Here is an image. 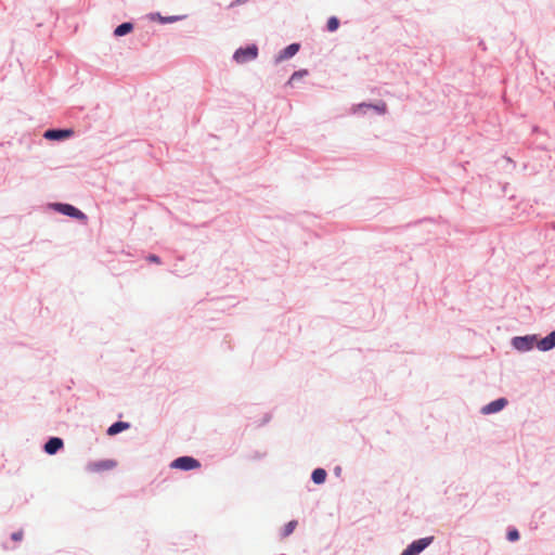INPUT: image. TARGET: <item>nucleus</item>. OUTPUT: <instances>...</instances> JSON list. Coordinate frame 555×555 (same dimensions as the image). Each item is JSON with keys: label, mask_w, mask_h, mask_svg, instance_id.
<instances>
[{"label": "nucleus", "mask_w": 555, "mask_h": 555, "mask_svg": "<svg viewBox=\"0 0 555 555\" xmlns=\"http://www.w3.org/2000/svg\"><path fill=\"white\" fill-rule=\"evenodd\" d=\"M365 106V104L360 105V107ZM366 107H372V105H366ZM378 113L384 114L386 112V104L380 103L379 105L373 106Z\"/></svg>", "instance_id": "nucleus-18"}, {"label": "nucleus", "mask_w": 555, "mask_h": 555, "mask_svg": "<svg viewBox=\"0 0 555 555\" xmlns=\"http://www.w3.org/2000/svg\"><path fill=\"white\" fill-rule=\"evenodd\" d=\"M433 541V537L424 538L414 541L412 544H410L401 555H417L420 554L425 547H427Z\"/></svg>", "instance_id": "nucleus-4"}, {"label": "nucleus", "mask_w": 555, "mask_h": 555, "mask_svg": "<svg viewBox=\"0 0 555 555\" xmlns=\"http://www.w3.org/2000/svg\"><path fill=\"white\" fill-rule=\"evenodd\" d=\"M129 428V424L128 423H125V422H116L114 423L108 429H107V434L109 436H114L125 429Z\"/></svg>", "instance_id": "nucleus-12"}, {"label": "nucleus", "mask_w": 555, "mask_h": 555, "mask_svg": "<svg viewBox=\"0 0 555 555\" xmlns=\"http://www.w3.org/2000/svg\"><path fill=\"white\" fill-rule=\"evenodd\" d=\"M63 447V440L61 438L53 437L44 444V451L48 454L56 453Z\"/></svg>", "instance_id": "nucleus-10"}, {"label": "nucleus", "mask_w": 555, "mask_h": 555, "mask_svg": "<svg viewBox=\"0 0 555 555\" xmlns=\"http://www.w3.org/2000/svg\"><path fill=\"white\" fill-rule=\"evenodd\" d=\"M534 340V336L516 337L513 340V345L516 349L525 351L532 348Z\"/></svg>", "instance_id": "nucleus-8"}, {"label": "nucleus", "mask_w": 555, "mask_h": 555, "mask_svg": "<svg viewBox=\"0 0 555 555\" xmlns=\"http://www.w3.org/2000/svg\"><path fill=\"white\" fill-rule=\"evenodd\" d=\"M133 26L131 23H122L121 25L117 26L114 30V35L117 37L125 36L126 34L130 33L132 30Z\"/></svg>", "instance_id": "nucleus-15"}, {"label": "nucleus", "mask_w": 555, "mask_h": 555, "mask_svg": "<svg viewBox=\"0 0 555 555\" xmlns=\"http://www.w3.org/2000/svg\"><path fill=\"white\" fill-rule=\"evenodd\" d=\"M22 538H23V532H22V531L14 532V533L12 534V539H13L14 541H21V540H22Z\"/></svg>", "instance_id": "nucleus-20"}, {"label": "nucleus", "mask_w": 555, "mask_h": 555, "mask_svg": "<svg viewBox=\"0 0 555 555\" xmlns=\"http://www.w3.org/2000/svg\"><path fill=\"white\" fill-rule=\"evenodd\" d=\"M308 74V72L306 69H302V70H298V72H295L292 77L289 78L287 85L289 86H293L294 82L297 80V79H300L302 78L304 76H306Z\"/></svg>", "instance_id": "nucleus-16"}, {"label": "nucleus", "mask_w": 555, "mask_h": 555, "mask_svg": "<svg viewBox=\"0 0 555 555\" xmlns=\"http://www.w3.org/2000/svg\"><path fill=\"white\" fill-rule=\"evenodd\" d=\"M55 208L60 212H62L66 216H69V217H73V218H76L79 220H83V221L87 220V216L82 211H80L79 209H77L76 207H74L69 204H56Z\"/></svg>", "instance_id": "nucleus-5"}, {"label": "nucleus", "mask_w": 555, "mask_h": 555, "mask_svg": "<svg viewBox=\"0 0 555 555\" xmlns=\"http://www.w3.org/2000/svg\"><path fill=\"white\" fill-rule=\"evenodd\" d=\"M72 129H51L44 132V138L49 140H62L72 137Z\"/></svg>", "instance_id": "nucleus-6"}, {"label": "nucleus", "mask_w": 555, "mask_h": 555, "mask_svg": "<svg viewBox=\"0 0 555 555\" xmlns=\"http://www.w3.org/2000/svg\"><path fill=\"white\" fill-rule=\"evenodd\" d=\"M297 525H298L297 520H291L289 522H287L281 531V538L285 539L288 535H291L294 532V530L296 529Z\"/></svg>", "instance_id": "nucleus-14"}, {"label": "nucleus", "mask_w": 555, "mask_h": 555, "mask_svg": "<svg viewBox=\"0 0 555 555\" xmlns=\"http://www.w3.org/2000/svg\"><path fill=\"white\" fill-rule=\"evenodd\" d=\"M116 465L114 460H102L88 463L86 469L90 473H102L115 468Z\"/></svg>", "instance_id": "nucleus-3"}, {"label": "nucleus", "mask_w": 555, "mask_h": 555, "mask_svg": "<svg viewBox=\"0 0 555 555\" xmlns=\"http://www.w3.org/2000/svg\"><path fill=\"white\" fill-rule=\"evenodd\" d=\"M147 260L151 262L159 263V258L155 255H151L147 257Z\"/></svg>", "instance_id": "nucleus-21"}, {"label": "nucleus", "mask_w": 555, "mask_h": 555, "mask_svg": "<svg viewBox=\"0 0 555 555\" xmlns=\"http://www.w3.org/2000/svg\"><path fill=\"white\" fill-rule=\"evenodd\" d=\"M199 466H201V463L196 459L191 457V456H181V457L176 459L171 463L172 468H178V469H182V470L195 469V468H198Z\"/></svg>", "instance_id": "nucleus-2"}, {"label": "nucleus", "mask_w": 555, "mask_h": 555, "mask_svg": "<svg viewBox=\"0 0 555 555\" xmlns=\"http://www.w3.org/2000/svg\"><path fill=\"white\" fill-rule=\"evenodd\" d=\"M339 27V21L337 17L332 16L327 21V29L328 31H335Z\"/></svg>", "instance_id": "nucleus-17"}, {"label": "nucleus", "mask_w": 555, "mask_h": 555, "mask_svg": "<svg viewBox=\"0 0 555 555\" xmlns=\"http://www.w3.org/2000/svg\"><path fill=\"white\" fill-rule=\"evenodd\" d=\"M538 348L542 351H547L555 347V331L548 334L543 339L539 340L537 344Z\"/></svg>", "instance_id": "nucleus-9"}, {"label": "nucleus", "mask_w": 555, "mask_h": 555, "mask_svg": "<svg viewBox=\"0 0 555 555\" xmlns=\"http://www.w3.org/2000/svg\"><path fill=\"white\" fill-rule=\"evenodd\" d=\"M311 478L317 485L323 483L326 479V472L323 468H317L313 470Z\"/></svg>", "instance_id": "nucleus-13"}, {"label": "nucleus", "mask_w": 555, "mask_h": 555, "mask_svg": "<svg viewBox=\"0 0 555 555\" xmlns=\"http://www.w3.org/2000/svg\"><path fill=\"white\" fill-rule=\"evenodd\" d=\"M507 539H508L509 541H516V540H518V539H519V533H518V531H517V530H511V531L508 532V534H507Z\"/></svg>", "instance_id": "nucleus-19"}, {"label": "nucleus", "mask_w": 555, "mask_h": 555, "mask_svg": "<svg viewBox=\"0 0 555 555\" xmlns=\"http://www.w3.org/2000/svg\"><path fill=\"white\" fill-rule=\"evenodd\" d=\"M300 46L298 43H292L286 47L279 55L278 61L289 59L299 51Z\"/></svg>", "instance_id": "nucleus-11"}, {"label": "nucleus", "mask_w": 555, "mask_h": 555, "mask_svg": "<svg viewBox=\"0 0 555 555\" xmlns=\"http://www.w3.org/2000/svg\"><path fill=\"white\" fill-rule=\"evenodd\" d=\"M257 55L258 48L255 44H251L249 47L236 50L233 57L237 63H246L248 61L255 60Z\"/></svg>", "instance_id": "nucleus-1"}, {"label": "nucleus", "mask_w": 555, "mask_h": 555, "mask_svg": "<svg viewBox=\"0 0 555 555\" xmlns=\"http://www.w3.org/2000/svg\"><path fill=\"white\" fill-rule=\"evenodd\" d=\"M507 400L505 398L496 399L481 409L483 414L496 413L505 408Z\"/></svg>", "instance_id": "nucleus-7"}]
</instances>
